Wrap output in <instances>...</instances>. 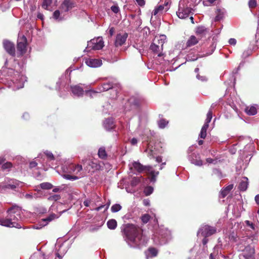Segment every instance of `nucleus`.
<instances>
[{"mask_svg":"<svg viewBox=\"0 0 259 259\" xmlns=\"http://www.w3.org/2000/svg\"><path fill=\"white\" fill-rule=\"evenodd\" d=\"M124 237L127 242L133 243L135 246L140 247L143 235V230L137 226L127 224L122 230Z\"/></svg>","mask_w":259,"mask_h":259,"instance_id":"f257e3e1","label":"nucleus"},{"mask_svg":"<svg viewBox=\"0 0 259 259\" xmlns=\"http://www.w3.org/2000/svg\"><path fill=\"white\" fill-rule=\"evenodd\" d=\"M133 166L134 169L139 173L145 172L146 174L150 176L149 179L151 182H155L156 177L159 174V171H155L153 170L151 166H144L139 162L135 161L133 163Z\"/></svg>","mask_w":259,"mask_h":259,"instance_id":"f03ea898","label":"nucleus"},{"mask_svg":"<svg viewBox=\"0 0 259 259\" xmlns=\"http://www.w3.org/2000/svg\"><path fill=\"white\" fill-rule=\"evenodd\" d=\"M238 250L242 252V255L245 259H254L255 248L254 245L249 244L246 246L238 245Z\"/></svg>","mask_w":259,"mask_h":259,"instance_id":"7ed1b4c3","label":"nucleus"},{"mask_svg":"<svg viewBox=\"0 0 259 259\" xmlns=\"http://www.w3.org/2000/svg\"><path fill=\"white\" fill-rule=\"evenodd\" d=\"M21 210L16 207H12L9 208L7 212L8 213V217H9L11 223L15 222V225H20L17 222L21 219L20 215Z\"/></svg>","mask_w":259,"mask_h":259,"instance_id":"20e7f679","label":"nucleus"},{"mask_svg":"<svg viewBox=\"0 0 259 259\" xmlns=\"http://www.w3.org/2000/svg\"><path fill=\"white\" fill-rule=\"evenodd\" d=\"M164 44L163 40L155 38L151 45L150 48L154 53L158 54V56L160 57L162 55L161 51L163 50Z\"/></svg>","mask_w":259,"mask_h":259,"instance_id":"39448f33","label":"nucleus"},{"mask_svg":"<svg viewBox=\"0 0 259 259\" xmlns=\"http://www.w3.org/2000/svg\"><path fill=\"white\" fill-rule=\"evenodd\" d=\"M27 45V38L24 35L18 37L17 49L18 53L19 54L20 56H23L26 52Z\"/></svg>","mask_w":259,"mask_h":259,"instance_id":"423d86ee","label":"nucleus"},{"mask_svg":"<svg viewBox=\"0 0 259 259\" xmlns=\"http://www.w3.org/2000/svg\"><path fill=\"white\" fill-rule=\"evenodd\" d=\"M217 232V229L215 227L204 225L199 229L198 234L200 233L203 237H209Z\"/></svg>","mask_w":259,"mask_h":259,"instance_id":"0eeeda50","label":"nucleus"},{"mask_svg":"<svg viewBox=\"0 0 259 259\" xmlns=\"http://www.w3.org/2000/svg\"><path fill=\"white\" fill-rule=\"evenodd\" d=\"M90 48L94 50L102 49L104 47V41L102 38L98 37L92 39L88 44Z\"/></svg>","mask_w":259,"mask_h":259,"instance_id":"6e6552de","label":"nucleus"},{"mask_svg":"<svg viewBox=\"0 0 259 259\" xmlns=\"http://www.w3.org/2000/svg\"><path fill=\"white\" fill-rule=\"evenodd\" d=\"M75 6V3L73 0H64L60 6V9L65 12H67Z\"/></svg>","mask_w":259,"mask_h":259,"instance_id":"1a4fd4ad","label":"nucleus"},{"mask_svg":"<svg viewBox=\"0 0 259 259\" xmlns=\"http://www.w3.org/2000/svg\"><path fill=\"white\" fill-rule=\"evenodd\" d=\"M127 36L128 34L126 32L117 34L114 42V45L115 47H118L122 46L126 40Z\"/></svg>","mask_w":259,"mask_h":259,"instance_id":"9d476101","label":"nucleus"},{"mask_svg":"<svg viewBox=\"0 0 259 259\" xmlns=\"http://www.w3.org/2000/svg\"><path fill=\"white\" fill-rule=\"evenodd\" d=\"M3 46L6 52L12 56H15V47L14 44L8 40L3 42Z\"/></svg>","mask_w":259,"mask_h":259,"instance_id":"9b49d317","label":"nucleus"},{"mask_svg":"<svg viewBox=\"0 0 259 259\" xmlns=\"http://www.w3.org/2000/svg\"><path fill=\"white\" fill-rule=\"evenodd\" d=\"M15 222L11 223L9 217H7L5 219H0V224L2 226L8 227H15L16 228H21V225H15Z\"/></svg>","mask_w":259,"mask_h":259,"instance_id":"f8f14e48","label":"nucleus"},{"mask_svg":"<svg viewBox=\"0 0 259 259\" xmlns=\"http://www.w3.org/2000/svg\"><path fill=\"white\" fill-rule=\"evenodd\" d=\"M190 12L191 10L189 8H179L177 15L180 19H185L189 16Z\"/></svg>","mask_w":259,"mask_h":259,"instance_id":"ddd939ff","label":"nucleus"},{"mask_svg":"<svg viewBox=\"0 0 259 259\" xmlns=\"http://www.w3.org/2000/svg\"><path fill=\"white\" fill-rule=\"evenodd\" d=\"M120 91V86L119 83H115L113 88L110 90V98L116 99L118 97V94Z\"/></svg>","mask_w":259,"mask_h":259,"instance_id":"4468645a","label":"nucleus"},{"mask_svg":"<svg viewBox=\"0 0 259 259\" xmlns=\"http://www.w3.org/2000/svg\"><path fill=\"white\" fill-rule=\"evenodd\" d=\"M207 32V29L204 26H198L196 28L195 33L197 36H199L200 38L203 36H205Z\"/></svg>","mask_w":259,"mask_h":259,"instance_id":"2eb2a0df","label":"nucleus"},{"mask_svg":"<svg viewBox=\"0 0 259 259\" xmlns=\"http://www.w3.org/2000/svg\"><path fill=\"white\" fill-rule=\"evenodd\" d=\"M248 185V179L247 177L242 178L238 185V189L241 191H245L247 190Z\"/></svg>","mask_w":259,"mask_h":259,"instance_id":"dca6fc26","label":"nucleus"},{"mask_svg":"<svg viewBox=\"0 0 259 259\" xmlns=\"http://www.w3.org/2000/svg\"><path fill=\"white\" fill-rule=\"evenodd\" d=\"M72 93L78 97L82 96L84 91L82 87L79 85H74L71 87Z\"/></svg>","mask_w":259,"mask_h":259,"instance_id":"f3484780","label":"nucleus"},{"mask_svg":"<svg viewBox=\"0 0 259 259\" xmlns=\"http://www.w3.org/2000/svg\"><path fill=\"white\" fill-rule=\"evenodd\" d=\"M87 65L91 67H97L100 66L101 64V61L98 59H90L86 60Z\"/></svg>","mask_w":259,"mask_h":259,"instance_id":"a211bd4d","label":"nucleus"},{"mask_svg":"<svg viewBox=\"0 0 259 259\" xmlns=\"http://www.w3.org/2000/svg\"><path fill=\"white\" fill-rule=\"evenodd\" d=\"M115 83H113L112 82H109L107 83H103L99 87V90L100 92L110 91L111 90L112 88H113V86H114Z\"/></svg>","mask_w":259,"mask_h":259,"instance_id":"6ab92c4d","label":"nucleus"},{"mask_svg":"<svg viewBox=\"0 0 259 259\" xmlns=\"http://www.w3.org/2000/svg\"><path fill=\"white\" fill-rule=\"evenodd\" d=\"M192 159L191 162L196 165L201 166L203 164L202 161L200 159L199 155H196L195 153H193L191 155Z\"/></svg>","mask_w":259,"mask_h":259,"instance_id":"aec40b11","label":"nucleus"},{"mask_svg":"<svg viewBox=\"0 0 259 259\" xmlns=\"http://www.w3.org/2000/svg\"><path fill=\"white\" fill-rule=\"evenodd\" d=\"M244 111L248 115H254L257 113V109L254 105L248 106L245 107Z\"/></svg>","mask_w":259,"mask_h":259,"instance_id":"412c9836","label":"nucleus"},{"mask_svg":"<svg viewBox=\"0 0 259 259\" xmlns=\"http://www.w3.org/2000/svg\"><path fill=\"white\" fill-rule=\"evenodd\" d=\"M200 39V38H197L194 35H191L186 42L187 47H190L191 46L195 45L198 42L199 39Z\"/></svg>","mask_w":259,"mask_h":259,"instance_id":"4be33fe9","label":"nucleus"},{"mask_svg":"<svg viewBox=\"0 0 259 259\" xmlns=\"http://www.w3.org/2000/svg\"><path fill=\"white\" fill-rule=\"evenodd\" d=\"M233 188V185L230 184L227 187L223 188L220 193L221 197L222 198H225L230 192V191Z\"/></svg>","mask_w":259,"mask_h":259,"instance_id":"5701e85b","label":"nucleus"},{"mask_svg":"<svg viewBox=\"0 0 259 259\" xmlns=\"http://www.w3.org/2000/svg\"><path fill=\"white\" fill-rule=\"evenodd\" d=\"M168 5V3H165L164 5H159L156 7L154 10L153 11L152 13V15L154 16H156L158 14L162 13L163 11L164 10V6H167Z\"/></svg>","mask_w":259,"mask_h":259,"instance_id":"b1692460","label":"nucleus"},{"mask_svg":"<svg viewBox=\"0 0 259 259\" xmlns=\"http://www.w3.org/2000/svg\"><path fill=\"white\" fill-rule=\"evenodd\" d=\"M217 15L214 18L215 21H219L223 19L224 14V10L217 9L216 11Z\"/></svg>","mask_w":259,"mask_h":259,"instance_id":"393cba45","label":"nucleus"},{"mask_svg":"<svg viewBox=\"0 0 259 259\" xmlns=\"http://www.w3.org/2000/svg\"><path fill=\"white\" fill-rule=\"evenodd\" d=\"M98 154L99 157L101 159H106V158L107 157V154L106 151L105 150V147H102L100 148L98 150Z\"/></svg>","mask_w":259,"mask_h":259,"instance_id":"a878e982","label":"nucleus"},{"mask_svg":"<svg viewBox=\"0 0 259 259\" xmlns=\"http://www.w3.org/2000/svg\"><path fill=\"white\" fill-rule=\"evenodd\" d=\"M107 225L109 229L114 230L117 227V224L115 220L111 219L107 222Z\"/></svg>","mask_w":259,"mask_h":259,"instance_id":"bb28decb","label":"nucleus"},{"mask_svg":"<svg viewBox=\"0 0 259 259\" xmlns=\"http://www.w3.org/2000/svg\"><path fill=\"white\" fill-rule=\"evenodd\" d=\"M104 126L108 130L113 128L114 125L112 120L109 118L106 119L104 121Z\"/></svg>","mask_w":259,"mask_h":259,"instance_id":"cd10ccee","label":"nucleus"},{"mask_svg":"<svg viewBox=\"0 0 259 259\" xmlns=\"http://www.w3.org/2000/svg\"><path fill=\"white\" fill-rule=\"evenodd\" d=\"M56 218H57V215L55 213H52V214H50L48 217L46 218L45 219H42L41 221L43 222H47L46 224L44 225V226H46V225H47L49 223V222L54 220Z\"/></svg>","mask_w":259,"mask_h":259,"instance_id":"c85d7f7f","label":"nucleus"},{"mask_svg":"<svg viewBox=\"0 0 259 259\" xmlns=\"http://www.w3.org/2000/svg\"><path fill=\"white\" fill-rule=\"evenodd\" d=\"M144 178L143 177L141 176L140 177H134L131 181V185L132 186H136L140 183L141 182L142 180H143Z\"/></svg>","mask_w":259,"mask_h":259,"instance_id":"c756f323","label":"nucleus"},{"mask_svg":"<svg viewBox=\"0 0 259 259\" xmlns=\"http://www.w3.org/2000/svg\"><path fill=\"white\" fill-rule=\"evenodd\" d=\"M247 240H250L251 241V243L255 244L258 242V236L256 234H253L249 236H247L245 241H247Z\"/></svg>","mask_w":259,"mask_h":259,"instance_id":"7c9ffc66","label":"nucleus"},{"mask_svg":"<svg viewBox=\"0 0 259 259\" xmlns=\"http://www.w3.org/2000/svg\"><path fill=\"white\" fill-rule=\"evenodd\" d=\"M40 187L42 189L49 190L53 188V186L52 184L48 182L42 183L39 185Z\"/></svg>","mask_w":259,"mask_h":259,"instance_id":"2f4dec72","label":"nucleus"},{"mask_svg":"<svg viewBox=\"0 0 259 259\" xmlns=\"http://www.w3.org/2000/svg\"><path fill=\"white\" fill-rule=\"evenodd\" d=\"M52 3V0H44L41 7L45 10H48V7L51 6Z\"/></svg>","mask_w":259,"mask_h":259,"instance_id":"473e14b6","label":"nucleus"},{"mask_svg":"<svg viewBox=\"0 0 259 259\" xmlns=\"http://www.w3.org/2000/svg\"><path fill=\"white\" fill-rule=\"evenodd\" d=\"M168 121L165 119H161L158 122V126L161 128H164L168 124Z\"/></svg>","mask_w":259,"mask_h":259,"instance_id":"72a5a7b5","label":"nucleus"},{"mask_svg":"<svg viewBox=\"0 0 259 259\" xmlns=\"http://www.w3.org/2000/svg\"><path fill=\"white\" fill-rule=\"evenodd\" d=\"M150 218L151 216L147 213L142 215L141 217V221L144 224L147 223L150 220Z\"/></svg>","mask_w":259,"mask_h":259,"instance_id":"f704fd0d","label":"nucleus"},{"mask_svg":"<svg viewBox=\"0 0 259 259\" xmlns=\"http://www.w3.org/2000/svg\"><path fill=\"white\" fill-rule=\"evenodd\" d=\"M153 192V188L151 186H148L144 189V193L146 196H149Z\"/></svg>","mask_w":259,"mask_h":259,"instance_id":"c9c22d12","label":"nucleus"},{"mask_svg":"<svg viewBox=\"0 0 259 259\" xmlns=\"http://www.w3.org/2000/svg\"><path fill=\"white\" fill-rule=\"evenodd\" d=\"M121 209V206L119 204H115L111 206V210L112 212H116Z\"/></svg>","mask_w":259,"mask_h":259,"instance_id":"e433bc0d","label":"nucleus"},{"mask_svg":"<svg viewBox=\"0 0 259 259\" xmlns=\"http://www.w3.org/2000/svg\"><path fill=\"white\" fill-rule=\"evenodd\" d=\"M88 164L91 166L92 168H94L95 169H99L100 167V165L97 162H95L94 161H89Z\"/></svg>","mask_w":259,"mask_h":259,"instance_id":"4c0bfd02","label":"nucleus"},{"mask_svg":"<svg viewBox=\"0 0 259 259\" xmlns=\"http://www.w3.org/2000/svg\"><path fill=\"white\" fill-rule=\"evenodd\" d=\"M148 251L152 257H155V256H157V255L158 254L157 249L154 247L149 248Z\"/></svg>","mask_w":259,"mask_h":259,"instance_id":"58836bf2","label":"nucleus"},{"mask_svg":"<svg viewBox=\"0 0 259 259\" xmlns=\"http://www.w3.org/2000/svg\"><path fill=\"white\" fill-rule=\"evenodd\" d=\"M248 5L251 9L255 8L257 6L256 0H249Z\"/></svg>","mask_w":259,"mask_h":259,"instance_id":"ea45409f","label":"nucleus"},{"mask_svg":"<svg viewBox=\"0 0 259 259\" xmlns=\"http://www.w3.org/2000/svg\"><path fill=\"white\" fill-rule=\"evenodd\" d=\"M19 184V182L18 181H16L14 184H8L5 186V188L7 189H16Z\"/></svg>","mask_w":259,"mask_h":259,"instance_id":"a19ab883","label":"nucleus"},{"mask_svg":"<svg viewBox=\"0 0 259 259\" xmlns=\"http://www.w3.org/2000/svg\"><path fill=\"white\" fill-rule=\"evenodd\" d=\"M63 177L64 178L69 180H75L78 179L77 176H71L68 174H64L63 175Z\"/></svg>","mask_w":259,"mask_h":259,"instance_id":"79ce46f5","label":"nucleus"},{"mask_svg":"<svg viewBox=\"0 0 259 259\" xmlns=\"http://www.w3.org/2000/svg\"><path fill=\"white\" fill-rule=\"evenodd\" d=\"M61 198V197L59 195H57V194H54V195H53L52 196H50L49 198H48V200L49 201H57L58 200H59Z\"/></svg>","mask_w":259,"mask_h":259,"instance_id":"37998d69","label":"nucleus"},{"mask_svg":"<svg viewBox=\"0 0 259 259\" xmlns=\"http://www.w3.org/2000/svg\"><path fill=\"white\" fill-rule=\"evenodd\" d=\"M12 167V164L10 162H5L2 166V168L3 170L9 169V168H11Z\"/></svg>","mask_w":259,"mask_h":259,"instance_id":"c03bdc74","label":"nucleus"},{"mask_svg":"<svg viewBox=\"0 0 259 259\" xmlns=\"http://www.w3.org/2000/svg\"><path fill=\"white\" fill-rule=\"evenodd\" d=\"M212 117V111L211 110H209L207 114L206 119H205V121L207 122H210L211 120Z\"/></svg>","mask_w":259,"mask_h":259,"instance_id":"a18cd8bd","label":"nucleus"},{"mask_svg":"<svg viewBox=\"0 0 259 259\" xmlns=\"http://www.w3.org/2000/svg\"><path fill=\"white\" fill-rule=\"evenodd\" d=\"M206 131V130L201 128V132L199 134V137L200 138L205 139L206 138L207 135Z\"/></svg>","mask_w":259,"mask_h":259,"instance_id":"49530a36","label":"nucleus"},{"mask_svg":"<svg viewBox=\"0 0 259 259\" xmlns=\"http://www.w3.org/2000/svg\"><path fill=\"white\" fill-rule=\"evenodd\" d=\"M45 154L47 156V157L49 158L50 160H53L55 159L54 156L52 152L47 151L46 152H45Z\"/></svg>","mask_w":259,"mask_h":259,"instance_id":"de8ad7c7","label":"nucleus"},{"mask_svg":"<svg viewBox=\"0 0 259 259\" xmlns=\"http://www.w3.org/2000/svg\"><path fill=\"white\" fill-rule=\"evenodd\" d=\"M71 167H73L74 170H76L78 172L80 171L82 169V165L80 164L76 165H72Z\"/></svg>","mask_w":259,"mask_h":259,"instance_id":"09e8293b","label":"nucleus"},{"mask_svg":"<svg viewBox=\"0 0 259 259\" xmlns=\"http://www.w3.org/2000/svg\"><path fill=\"white\" fill-rule=\"evenodd\" d=\"M245 224L246 226L250 227L252 230H255V225L252 223L250 222L249 221H245Z\"/></svg>","mask_w":259,"mask_h":259,"instance_id":"8fccbe9b","label":"nucleus"},{"mask_svg":"<svg viewBox=\"0 0 259 259\" xmlns=\"http://www.w3.org/2000/svg\"><path fill=\"white\" fill-rule=\"evenodd\" d=\"M111 10L114 13H117L119 12V7L117 6L114 5L111 7Z\"/></svg>","mask_w":259,"mask_h":259,"instance_id":"3c124183","label":"nucleus"},{"mask_svg":"<svg viewBox=\"0 0 259 259\" xmlns=\"http://www.w3.org/2000/svg\"><path fill=\"white\" fill-rule=\"evenodd\" d=\"M60 12L59 10H56L53 13V18L55 19H58L60 16Z\"/></svg>","mask_w":259,"mask_h":259,"instance_id":"603ef678","label":"nucleus"},{"mask_svg":"<svg viewBox=\"0 0 259 259\" xmlns=\"http://www.w3.org/2000/svg\"><path fill=\"white\" fill-rule=\"evenodd\" d=\"M137 4L141 7H143L145 5L144 0H136Z\"/></svg>","mask_w":259,"mask_h":259,"instance_id":"864d4df0","label":"nucleus"},{"mask_svg":"<svg viewBox=\"0 0 259 259\" xmlns=\"http://www.w3.org/2000/svg\"><path fill=\"white\" fill-rule=\"evenodd\" d=\"M37 165V163L36 162L33 161L30 162L29 167L31 168H34Z\"/></svg>","mask_w":259,"mask_h":259,"instance_id":"5fc2aeb1","label":"nucleus"},{"mask_svg":"<svg viewBox=\"0 0 259 259\" xmlns=\"http://www.w3.org/2000/svg\"><path fill=\"white\" fill-rule=\"evenodd\" d=\"M229 239L232 242H235L237 241V237L234 235H231L229 236Z\"/></svg>","mask_w":259,"mask_h":259,"instance_id":"6e6d98bb","label":"nucleus"},{"mask_svg":"<svg viewBox=\"0 0 259 259\" xmlns=\"http://www.w3.org/2000/svg\"><path fill=\"white\" fill-rule=\"evenodd\" d=\"M229 43L231 45H235L236 44V40L235 38H230L229 40Z\"/></svg>","mask_w":259,"mask_h":259,"instance_id":"4d7b16f0","label":"nucleus"},{"mask_svg":"<svg viewBox=\"0 0 259 259\" xmlns=\"http://www.w3.org/2000/svg\"><path fill=\"white\" fill-rule=\"evenodd\" d=\"M137 142H138V140L135 138H132V140H131V143L133 145H135L137 144Z\"/></svg>","mask_w":259,"mask_h":259,"instance_id":"13d9d810","label":"nucleus"},{"mask_svg":"<svg viewBox=\"0 0 259 259\" xmlns=\"http://www.w3.org/2000/svg\"><path fill=\"white\" fill-rule=\"evenodd\" d=\"M204 237V238L203 239L202 242V244L203 245H205L208 241V239L207 238L208 237Z\"/></svg>","mask_w":259,"mask_h":259,"instance_id":"bf43d9fd","label":"nucleus"},{"mask_svg":"<svg viewBox=\"0 0 259 259\" xmlns=\"http://www.w3.org/2000/svg\"><path fill=\"white\" fill-rule=\"evenodd\" d=\"M114 31H115V29H114V27H111V28L109 29V34H110V36H112L113 35V33H114Z\"/></svg>","mask_w":259,"mask_h":259,"instance_id":"052dcab7","label":"nucleus"},{"mask_svg":"<svg viewBox=\"0 0 259 259\" xmlns=\"http://www.w3.org/2000/svg\"><path fill=\"white\" fill-rule=\"evenodd\" d=\"M209 122H207V121H205V123L203 126L202 127V128L207 130L209 126Z\"/></svg>","mask_w":259,"mask_h":259,"instance_id":"680f3d73","label":"nucleus"},{"mask_svg":"<svg viewBox=\"0 0 259 259\" xmlns=\"http://www.w3.org/2000/svg\"><path fill=\"white\" fill-rule=\"evenodd\" d=\"M37 18L42 20L44 19V15L40 13H38L37 15Z\"/></svg>","mask_w":259,"mask_h":259,"instance_id":"e2e57ef3","label":"nucleus"},{"mask_svg":"<svg viewBox=\"0 0 259 259\" xmlns=\"http://www.w3.org/2000/svg\"><path fill=\"white\" fill-rule=\"evenodd\" d=\"M156 161L158 162V163H160L161 162H162V157L161 156H157L156 157Z\"/></svg>","mask_w":259,"mask_h":259,"instance_id":"0e129e2a","label":"nucleus"},{"mask_svg":"<svg viewBox=\"0 0 259 259\" xmlns=\"http://www.w3.org/2000/svg\"><path fill=\"white\" fill-rule=\"evenodd\" d=\"M105 206V205H102L99 207H97L95 208V210L97 211L100 210L102 208H103V207H104Z\"/></svg>","mask_w":259,"mask_h":259,"instance_id":"69168bd1","label":"nucleus"},{"mask_svg":"<svg viewBox=\"0 0 259 259\" xmlns=\"http://www.w3.org/2000/svg\"><path fill=\"white\" fill-rule=\"evenodd\" d=\"M206 161L207 162L209 163H213L214 160L212 158H208L206 159Z\"/></svg>","mask_w":259,"mask_h":259,"instance_id":"338daca9","label":"nucleus"},{"mask_svg":"<svg viewBox=\"0 0 259 259\" xmlns=\"http://www.w3.org/2000/svg\"><path fill=\"white\" fill-rule=\"evenodd\" d=\"M90 201L89 200H85L84 202H83V204L84 205L87 206V207H88L90 205Z\"/></svg>","mask_w":259,"mask_h":259,"instance_id":"774afa93","label":"nucleus"}]
</instances>
